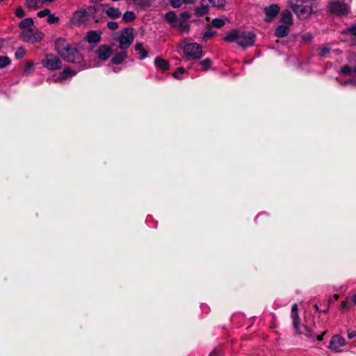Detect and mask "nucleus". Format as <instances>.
<instances>
[{
	"label": "nucleus",
	"mask_w": 356,
	"mask_h": 356,
	"mask_svg": "<svg viewBox=\"0 0 356 356\" xmlns=\"http://www.w3.org/2000/svg\"><path fill=\"white\" fill-rule=\"evenodd\" d=\"M56 52L67 62L81 64L83 57L76 48L71 47L64 38H58L54 42Z\"/></svg>",
	"instance_id": "1"
},
{
	"label": "nucleus",
	"mask_w": 356,
	"mask_h": 356,
	"mask_svg": "<svg viewBox=\"0 0 356 356\" xmlns=\"http://www.w3.org/2000/svg\"><path fill=\"white\" fill-rule=\"evenodd\" d=\"M256 39L257 35L254 32L240 31L238 29H232L224 38L225 42H236L244 49L254 46Z\"/></svg>",
	"instance_id": "2"
},
{
	"label": "nucleus",
	"mask_w": 356,
	"mask_h": 356,
	"mask_svg": "<svg viewBox=\"0 0 356 356\" xmlns=\"http://www.w3.org/2000/svg\"><path fill=\"white\" fill-rule=\"evenodd\" d=\"M291 3V8L300 20L307 19L314 13L312 6L307 4V0H293Z\"/></svg>",
	"instance_id": "3"
},
{
	"label": "nucleus",
	"mask_w": 356,
	"mask_h": 356,
	"mask_svg": "<svg viewBox=\"0 0 356 356\" xmlns=\"http://www.w3.org/2000/svg\"><path fill=\"white\" fill-rule=\"evenodd\" d=\"M182 49L187 60L199 59L203 56L202 46L196 42L185 44Z\"/></svg>",
	"instance_id": "4"
},
{
	"label": "nucleus",
	"mask_w": 356,
	"mask_h": 356,
	"mask_svg": "<svg viewBox=\"0 0 356 356\" xmlns=\"http://www.w3.org/2000/svg\"><path fill=\"white\" fill-rule=\"evenodd\" d=\"M293 319V327L296 334H304L309 341H314V334L312 330L307 325H300V318L299 315L293 314L291 316Z\"/></svg>",
	"instance_id": "5"
},
{
	"label": "nucleus",
	"mask_w": 356,
	"mask_h": 356,
	"mask_svg": "<svg viewBox=\"0 0 356 356\" xmlns=\"http://www.w3.org/2000/svg\"><path fill=\"white\" fill-rule=\"evenodd\" d=\"M134 29L132 27L124 28L122 30V34L118 38H114V40L119 42L118 47L121 50L127 51L131 46L134 40Z\"/></svg>",
	"instance_id": "6"
},
{
	"label": "nucleus",
	"mask_w": 356,
	"mask_h": 356,
	"mask_svg": "<svg viewBox=\"0 0 356 356\" xmlns=\"http://www.w3.org/2000/svg\"><path fill=\"white\" fill-rule=\"evenodd\" d=\"M108 6L105 4H95L93 6H89L86 8L88 20H94L95 22H99L104 17V7Z\"/></svg>",
	"instance_id": "7"
},
{
	"label": "nucleus",
	"mask_w": 356,
	"mask_h": 356,
	"mask_svg": "<svg viewBox=\"0 0 356 356\" xmlns=\"http://www.w3.org/2000/svg\"><path fill=\"white\" fill-rule=\"evenodd\" d=\"M329 11L336 16L342 17L349 14L350 8L344 1L337 0L329 3Z\"/></svg>",
	"instance_id": "8"
},
{
	"label": "nucleus",
	"mask_w": 356,
	"mask_h": 356,
	"mask_svg": "<svg viewBox=\"0 0 356 356\" xmlns=\"http://www.w3.org/2000/svg\"><path fill=\"white\" fill-rule=\"evenodd\" d=\"M21 36L24 42L33 44L42 41L44 33L38 29H29L22 31Z\"/></svg>",
	"instance_id": "9"
},
{
	"label": "nucleus",
	"mask_w": 356,
	"mask_h": 356,
	"mask_svg": "<svg viewBox=\"0 0 356 356\" xmlns=\"http://www.w3.org/2000/svg\"><path fill=\"white\" fill-rule=\"evenodd\" d=\"M42 65L47 69L54 71L62 67V61L55 54H47L41 61Z\"/></svg>",
	"instance_id": "10"
},
{
	"label": "nucleus",
	"mask_w": 356,
	"mask_h": 356,
	"mask_svg": "<svg viewBox=\"0 0 356 356\" xmlns=\"http://www.w3.org/2000/svg\"><path fill=\"white\" fill-rule=\"evenodd\" d=\"M345 344V339L339 334H335L330 339L328 348L334 353H339L341 351V348Z\"/></svg>",
	"instance_id": "11"
},
{
	"label": "nucleus",
	"mask_w": 356,
	"mask_h": 356,
	"mask_svg": "<svg viewBox=\"0 0 356 356\" xmlns=\"http://www.w3.org/2000/svg\"><path fill=\"white\" fill-rule=\"evenodd\" d=\"M280 7L277 3H273L269 6H266L264 9V13L266 15L265 21L271 22L280 13Z\"/></svg>",
	"instance_id": "12"
},
{
	"label": "nucleus",
	"mask_w": 356,
	"mask_h": 356,
	"mask_svg": "<svg viewBox=\"0 0 356 356\" xmlns=\"http://www.w3.org/2000/svg\"><path fill=\"white\" fill-rule=\"evenodd\" d=\"M95 52L99 60L102 61H106L113 54V51L109 45L102 44L98 47Z\"/></svg>",
	"instance_id": "13"
},
{
	"label": "nucleus",
	"mask_w": 356,
	"mask_h": 356,
	"mask_svg": "<svg viewBox=\"0 0 356 356\" xmlns=\"http://www.w3.org/2000/svg\"><path fill=\"white\" fill-rule=\"evenodd\" d=\"M102 32L99 30H91L86 33L85 40L89 44H97L102 40Z\"/></svg>",
	"instance_id": "14"
},
{
	"label": "nucleus",
	"mask_w": 356,
	"mask_h": 356,
	"mask_svg": "<svg viewBox=\"0 0 356 356\" xmlns=\"http://www.w3.org/2000/svg\"><path fill=\"white\" fill-rule=\"evenodd\" d=\"M164 19L170 24L172 28H175L179 19L174 11H169L165 13Z\"/></svg>",
	"instance_id": "15"
},
{
	"label": "nucleus",
	"mask_w": 356,
	"mask_h": 356,
	"mask_svg": "<svg viewBox=\"0 0 356 356\" xmlns=\"http://www.w3.org/2000/svg\"><path fill=\"white\" fill-rule=\"evenodd\" d=\"M127 57V51L122 50L119 52H117L114 55V56L111 58V63L113 65H120Z\"/></svg>",
	"instance_id": "16"
},
{
	"label": "nucleus",
	"mask_w": 356,
	"mask_h": 356,
	"mask_svg": "<svg viewBox=\"0 0 356 356\" xmlns=\"http://www.w3.org/2000/svg\"><path fill=\"white\" fill-rule=\"evenodd\" d=\"M154 65L156 67V68L162 71H166L169 69L170 67L169 63L161 56H156L155 58Z\"/></svg>",
	"instance_id": "17"
},
{
	"label": "nucleus",
	"mask_w": 356,
	"mask_h": 356,
	"mask_svg": "<svg viewBox=\"0 0 356 356\" xmlns=\"http://www.w3.org/2000/svg\"><path fill=\"white\" fill-rule=\"evenodd\" d=\"M289 26L287 25H280L275 30V35L279 38H284L289 35Z\"/></svg>",
	"instance_id": "18"
},
{
	"label": "nucleus",
	"mask_w": 356,
	"mask_h": 356,
	"mask_svg": "<svg viewBox=\"0 0 356 356\" xmlns=\"http://www.w3.org/2000/svg\"><path fill=\"white\" fill-rule=\"evenodd\" d=\"M281 22L287 26L293 24V19L291 13L289 10H284L282 13Z\"/></svg>",
	"instance_id": "19"
},
{
	"label": "nucleus",
	"mask_w": 356,
	"mask_h": 356,
	"mask_svg": "<svg viewBox=\"0 0 356 356\" xmlns=\"http://www.w3.org/2000/svg\"><path fill=\"white\" fill-rule=\"evenodd\" d=\"M104 13L112 19L119 18L122 15L119 8L108 6V8L104 10Z\"/></svg>",
	"instance_id": "20"
},
{
	"label": "nucleus",
	"mask_w": 356,
	"mask_h": 356,
	"mask_svg": "<svg viewBox=\"0 0 356 356\" xmlns=\"http://www.w3.org/2000/svg\"><path fill=\"white\" fill-rule=\"evenodd\" d=\"M205 0L201 1V6L197 7L195 10V15L201 17L209 13V8L208 5H204Z\"/></svg>",
	"instance_id": "21"
},
{
	"label": "nucleus",
	"mask_w": 356,
	"mask_h": 356,
	"mask_svg": "<svg viewBox=\"0 0 356 356\" xmlns=\"http://www.w3.org/2000/svg\"><path fill=\"white\" fill-rule=\"evenodd\" d=\"M134 48L135 50L138 51V54L140 55V59L143 60L147 57L149 52L143 47L142 43L137 42L135 44Z\"/></svg>",
	"instance_id": "22"
},
{
	"label": "nucleus",
	"mask_w": 356,
	"mask_h": 356,
	"mask_svg": "<svg viewBox=\"0 0 356 356\" xmlns=\"http://www.w3.org/2000/svg\"><path fill=\"white\" fill-rule=\"evenodd\" d=\"M34 22L33 18L28 17L25 18L24 19L22 20L19 24V27L21 29H23V31L32 29L31 27L33 26Z\"/></svg>",
	"instance_id": "23"
},
{
	"label": "nucleus",
	"mask_w": 356,
	"mask_h": 356,
	"mask_svg": "<svg viewBox=\"0 0 356 356\" xmlns=\"http://www.w3.org/2000/svg\"><path fill=\"white\" fill-rule=\"evenodd\" d=\"M76 74V72L74 70H72L70 67H65L61 72L60 74V78L62 79H67L68 77H72L74 76Z\"/></svg>",
	"instance_id": "24"
},
{
	"label": "nucleus",
	"mask_w": 356,
	"mask_h": 356,
	"mask_svg": "<svg viewBox=\"0 0 356 356\" xmlns=\"http://www.w3.org/2000/svg\"><path fill=\"white\" fill-rule=\"evenodd\" d=\"M136 16L133 11H127L122 15V20L125 23L131 22L135 20Z\"/></svg>",
	"instance_id": "25"
},
{
	"label": "nucleus",
	"mask_w": 356,
	"mask_h": 356,
	"mask_svg": "<svg viewBox=\"0 0 356 356\" xmlns=\"http://www.w3.org/2000/svg\"><path fill=\"white\" fill-rule=\"evenodd\" d=\"M175 26L176 29H181L182 32L187 33L190 30V26L185 21L179 20Z\"/></svg>",
	"instance_id": "26"
},
{
	"label": "nucleus",
	"mask_w": 356,
	"mask_h": 356,
	"mask_svg": "<svg viewBox=\"0 0 356 356\" xmlns=\"http://www.w3.org/2000/svg\"><path fill=\"white\" fill-rule=\"evenodd\" d=\"M207 30L202 35V39L204 41H207L209 39L211 38L212 37L215 36L216 35V31H213L209 25H207Z\"/></svg>",
	"instance_id": "27"
},
{
	"label": "nucleus",
	"mask_w": 356,
	"mask_h": 356,
	"mask_svg": "<svg viewBox=\"0 0 356 356\" xmlns=\"http://www.w3.org/2000/svg\"><path fill=\"white\" fill-rule=\"evenodd\" d=\"M213 7L222 9L225 6L226 0H208Z\"/></svg>",
	"instance_id": "28"
},
{
	"label": "nucleus",
	"mask_w": 356,
	"mask_h": 356,
	"mask_svg": "<svg viewBox=\"0 0 356 356\" xmlns=\"http://www.w3.org/2000/svg\"><path fill=\"white\" fill-rule=\"evenodd\" d=\"M11 64V59L7 56H0V68L3 69Z\"/></svg>",
	"instance_id": "29"
},
{
	"label": "nucleus",
	"mask_w": 356,
	"mask_h": 356,
	"mask_svg": "<svg viewBox=\"0 0 356 356\" xmlns=\"http://www.w3.org/2000/svg\"><path fill=\"white\" fill-rule=\"evenodd\" d=\"M75 16L77 18V19L80 22L88 21L86 9H83L81 10L76 11L75 13Z\"/></svg>",
	"instance_id": "30"
},
{
	"label": "nucleus",
	"mask_w": 356,
	"mask_h": 356,
	"mask_svg": "<svg viewBox=\"0 0 356 356\" xmlns=\"http://www.w3.org/2000/svg\"><path fill=\"white\" fill-rule=\"evenodd\" d=\"M39 0H26V6L31 9L37 10L39 8Z\"/></svg>",
	"instance_id": "31"
},
{
	"label": "nucleus",
	"mask_w": 356,
	"mask_h": 356,
	"mask_svg": "<svg viewBox=\"0 0 356 356\" xmlns=\"http://www.w3.org/2000/svg\"><path fill=\"white\" fill-rule=\"evenodd\" d=\"M212 64V60L210 58H206L203 60H201L199 63V65L202 66L204 68V70L207 71L208 70Z\"/></svg>",
	"instance_id": "32"
},
{
	"label": "nucleus",
	"mask_w": 356,
	"mask_h": 356,
	"mask_svg": "<svg viewBox=\"0 0 356 356\" xmlns=\"http://www.w3.org/2000/svg\"><path fill=\"white\" fill-rule=\"evenodd\" d=\"M26 54V50L24 47H20L15 51V57L16 59H21L25 56Z\"/></svg>",
	"instance_id": "33"
},
{
	"label": "nucleus",
	"mask_w": 356,
	"mask_h": 356,
	"mask_svg": "<svg viewBox=\"0 0 356 356\" xmlns=\"http://www.w3.org/2000/svg\"><path fill=\"white\" fill-rule=\"evenodd\" d=\"M186 71L184 67H179L175 72L172 74V76L177 79H181V75L186 73Z\"/></svg>",
	"instance_id": "34"
},
{
	"label": "nucleus",
	"mask_w": 356,
	"mask_h": 356,
	"mask_svg": "<svg viewBox=\"0 0 356 356\" xmlns=\"http://www.w3.org/2000/svg\"><path fill=\"white\" fill-rule=\"evenodd\" d=\"M211 24L217 29H220L225 25V21L220 18H215L212 20Z\"/></svg>",
	"instance_id": "35"
},
{
	"label": "nucleus",
	"mask_w": 356,
	"mask_h": 356,
	"mask_svg": "<svg viewBox=\"0 0 356 356\" xmlns=\"http://www.w3.org/2000/svg\"><path fill=\"white\" fill-rule=\"evenodd\" d=\"M152 0H139L138 2V6L143 9H147L150 7Z\"/></svg>",
	"instance_id": "36"
},
{
	"label": "nucleus",
	"mask_w": 356,
	"mask_h": 356,
	"mask_svg": "<svg viewBox=\"0 0 356 356\" xmlns=\"http://www.w3.org/2000/svg\"><path fill=\"white\" fill-rule=\"evenodd\" d=\"M340 72L345 74V75H348L350 76L351 74V73L353 72V70L351 69V67L348 65H344L343 66H342V67L341 68L340 70Z\"/></svg>",
	"instance_id": "37"
},
{
	"label": "nucleus",
	"mask_w": 356,
	"mask_h": 356,
	"mask_svg": "<svg viewBox=\"0 0 356 356\" xmlns=\"http://www.w3.org/2000/svg\"><path fill=\"white\" fill-rule=\"evenodd\" d=\"M15 14V16L18 18H22L26 15L25 11L21 6L17 7Z\"/></svg>",
	"instance_id": "38"
},
{
	"label": "nucleus",
	"mask_w": 356,
	"mask_h": 356,
	"mask_svg": "<svg viewBox=\"0 0 356 356\" xmlns=\"http://www.w3.org/2000/svg\"><path fill=\"white\" fill-rule=\"evenodd\" d=\"M313 39V35L310 33H307L301 36V40L302 42L305 43H309L312 42Z\"/></svg>",
	"instance_id": "39"
},
{
	"label": "nucleus",
	"mask_w": 356,
	"mask_h": 356,
	"mask_svg": "<svg viewBox=\"0 0 356 356\" xmlns=\"http://www.w3.org/2000/svg\"><path fill=\"white\" fill-rule=\"evenodd\" d=\"M59 18L56 17L54 14L51 13L48 15L47 22L50 24H56L58 22Z\"/></svg>",
	"instance_id": "40"
},
{
	"label": "nucleus",
	"mask_w": 356,
	"mask_h": 356,
	"mask_svg": "<svg viewBox=\"0 0 356 356\" xmlns=\"http://www.w3.org/2000/svg\"><path fill=\"white\" fill-rule=\"evenodd\" d=\"M343 33H350L353 35L356 36V25H353L346 28L345 30L343 31Z\"/></svg>",
	"instance_id": "41"
},
{
	"label": "nucleus",
	"mask_w": 356,
	"mask_h": 356,
	"mask_svg": "<svg viewBox=\"0 0 356 356\" xmlns=\"http://www.w3.org/2000/svg\"><path fill=\"white\" fill-rule=\"evenodd\" d=\"M170 5L175 8H179L182 5L181 0H170Z\"/></svg>",
	"instance_id": "42"
},
{
	"label": "nucleus",
	"mask_w": 356,
	"mask_h": 356,
	"mask_svg": "<svg viewBox=\"0 0 356 356\" xmlns=\"http://www.w3.org/2000/svg\"><path fill=\"white\" fill-rule=\"evenodd\" d=\"M51 13L50 10L49 8H45L42 10H40L38 13L37 15L38 17H44L45 16H48L49 14Z\"/></svg>",
	"instance_id": "43"
},
{
	"label": "nucleus",
	"mask_w": 356,
	"mask_h": 356,
	"mask_svg": "<svg viewBox=\"0 0 356 356\" xmlns=\"http://www.w3.org/2000/svg\"><path fill=\"white\" fill-rule=\"evenodd\" d=\"M107 27L110 29V30H116L118 29V24L115 22H108L107 23Z\"/></svg>",
	"instance_id": "44"
},
{
	"label": "nucleus",
	"mask_w": 356,
	"mask_h": 356,
	"mask_svg": "<svg viewBox=\"0 0 356 356\" xmlns=\"http://www.w3.org/2000/svg\"><path fill=\"white\" fill-rule=\"evenodd\" d=\"M351 307H352V303H349L346 301H343L341 302V307L340 309L343 310V311H344L346 309L348 310L351 308Z\"/></svg>",
	"instance_id": "45"
},
{
	"label": "nucleus",
	"mask_w": 356,
	"mask_h": 356,
	"mask_svg": "<svg viewBox=\"0 0 356 356\" xmlns=\"http://www.w3.org/2000/svg\"><path fill=\"white\" fill-rule=\"evenodd\" d=\"M180 17L183 19L182 21H186L191 17V15L188 12H183L181 13Z\"/></svg>",
	"instance_id": "46"
},
{
	"label": "nucleus",
	"mask_w": 356,
	"mask_h": 356,
	"mask_svg": "<svg viewBox=\"0 0 356 356\" xmlns=\"http://www.w3.org/2000/svg\"><path fill=\"white\" fill-rule=\"evenodd\" d=\"M298 311V307L297 304H293L291 307V316L293 314L299 315Z\"/></svg>",
	"instance_id": "47"
},
{
	"label": "nucleus",
	"mask_w": 356,
	"mask_h": 356,
	"mask_svg": "<svg viewBox=\"0 0 356 356\" xmlns=\"http://www.w3.org/2000/svg\"><path fill=\"white\" fill-rule=\"evenodd\" d=\"M348 337L349 339L356 337V330H348Z\"/></svg>",
	"instance_id": "48"
},
{
	"label": "nucleus",
	"mask_w": 356,
	"mask_h": 356,
	"mask_svg": "<svg viewBox=\"0 0 356 356\" xmlns=\"http://www.w3.org/2000/svg\"><path fill=\"white\" fill-rule=\"evenodd\" d=\"M209 356H220V351L218 349H213L209 353Z\"/></svg>",
	"instance_id": "49"
},
{
	"label": "nucleus",
	"mask_w": 356,
	"mask_h": 356,
	"mask_svg": "<svg viewBox=\"0 0 356 356\" xmlns=\"http://www.w3.org/2000/svg\"><path fill=\"white\" fill-rule=\"evenodd\" d=\"M329 52H330V49L327 47H323L321 49V56H323L325 54L329 53Z\"/></svg>",
	"instance_id": "50"
},
{
	"label": "nucleus",
	"mask_w": 356,
	"mask_h": 356,
	"mask_svg": "<svg viewBox=\"0 0 356 356\" xmlns=\"http://www.w3.org/2000/svg\"><path fill=\"white\" fill-rule=\"evenodd\" d=\"M327 333V330L323 331L321 334L316 337V339L319 341L323 339V336Z\"/></svg>",
	"instance_id": "51"
},
{
	"label": "nucleus",
	"mask_w": 356,
	"mask_h": 356,
	"mask_svg": "<svg viewBox=\"0 0 356 356\" xmlns=\"http://www.w3.org/2000/svg\"><path fill=\"white\" fill-rule=\"evenodd\" d=\"M33 66V62L29 61L26 63L25 65V70H28L29 69L31 68Z\"/></svg>",
	"instance_id": "52"
},
{
	"label": "nucleus",
	"mask_w": 356,
	"mask_h": 356,
	"mask_svg": "<svg viewBox=\"0 0 356 356\" xmlns=\"http://www.w3.org/2000/svg\"><path fill=\"white\" fill-rule=\"evenodd\" d=\"M182 2H184L185 3H188V4H191V3H193L194 1L193 0H182Z\"/></svg>",
	"instance_id": "53"
},
{
	"label": "nucleus",
	"mask_w": 356,
	"mask_h": 356,
	"mask_svg": "<svg viewBox=\"0 0 356 356\" xmlns=\"http://www.w3.org/2000/svg\"><path fill=\"white\" fill-rule=\"evenodd\" d=\"M347 83H350L355 86H356V80H350L346 82Z\"/></svg>",
	"instance_id": "54"
},
{
	"label": "nucleus",
	"mask_w": 356,
	"mask_h": 356,
	"mask_svg": "<svg viewBox=\"0 0 356 356\" xmlns=\"http://www.w3.org/2000/svg\"><path fill=\"white\" fill-rule=\"evenodd\" d=\"M352 301L354 305H356V293L352 296Z\"/></svg>",
	"instance_id": "55"
},
{
	"label": "nucleus",
	"mask_w": 356,
	"mask_h": 356,
	"mask_svg": "<svg viewBox=\"0 0 356 356\" xmlns=\"http://www.w3.org/2000/svg\"><path fill=\"white\" fill-rule=\"evenodd\" d=\"M328 311H329V307H327V308H325V309L321 311L320 312H323V313L326 314V313L328 312Z\"/></svg>",
	"instance_id": "56"
},
{
	"label": "nucleus",
	"mask_w": 356,
	"mask_h": 356,
	"mask_svg": "<svg viewBox=\"0 0 356 356\" xmlns=\"http://www.w3.org/2000/svg\"><path fill=\"white\" fill-rule=\"evenodd\" d=\"M339 296L338 294H334L333 296V298L334 300H337L339 299Z\"/></svg>",
	"instance_id": "57"
},
{
	"label": "nucleus",
	"mask_w": 356,
	"mask_h": 356,
	"mask_svg": "<svg viewBox=\"0 0 356 356\" xmlns=\"http://www.w3.org/2000/svg\"><path fill=\"white\" fill-rule=\"evenodd\" d=\"M4 41L3 39L0 38V49L3 47Z\"/></svg>",
	"instance_id": "58"
},
{
	"label": "nucleus",
	"mask_w": 356,
	"mask_h": 356,
	"mask_svg": "<svg viewBox=\"0 0 356 356\" xmlns=\"http://www.w3.org/2000/svg\"><path fill=\"white\" fill-rule=\"evenodd\" d=\"M314 309H315V310H316V312H321V310L319 309V307H318V306L317 305H314Z\"/></svg>",
	"instance_id": "59"
},
{
	"label": "nucleus",
	"mask_w": 356,
	"mask_h": 356,
	"mask_svg": "<svg viewBox=\"0 0 356 356\" xmlns=\"http://www.w3.org/2000/svg\"><path fill=\"white\" fill-rule=\"evenodd\" d=\"M43 1H45V2H53L55 0H42Z\"/></svg>",
	"instance_id": "60"
},
{
	"label": "nucleus",
	"mask_w": 356,
	"mask_h": 356,
	"mask_svg": "<svg viewBox=\"0 0 356 356\" xmlns=\"http://www.w3.org/2000/svg\"><path fill=\"white\" fill-rule=\"evenodd\" d=\"M353 72H355V73H356V65L355 66V67H354V69H353Z\"/></svg>",
	"instance_id": "61"
},
{
	"label": "nucleus",
	"mask_w": 356,
	"mask_h": 356,
	"mask_svg": "<svg viewBox=\"0 0 356 356\" xmlns=\"http://www.w3.org/2000/svg\"><path fill=\"white\" fill-rule=\"evenodd\" d=\"M206 20H207V21H209V20H210V17H206Z\"/></svg>",
	"instance_id": "62"
}]
</instances>
